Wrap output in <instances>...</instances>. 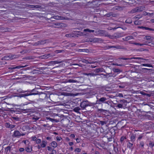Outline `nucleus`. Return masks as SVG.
<instances>
[{
    "mask_svg": "<svg viewBox=\"0 0 154 154\" xmlns=\"http://www.w3.org/2000/svg\"><path fill=\"white\" fill-rule=\"evenodd\" d=\"M25 133H20L18 130H15L12 134V137L14 138H19L21 136H23L26 134Z\"/></svg>",
    "mask_w": 154,
    "mask_h": 154,
    "instance_id": "obj_1",
    "label": "nucleus"
},
{
    "mask_svg": "<svg viewBox=\"0 0 154 154\" xmlns=\"http://www.w3.org/2000/svg\"><path fill=\"white\" fill-rule=\"evenodd\" d=\"M17 56L15 55H8L5 56L2 58V60H10L16 58Z\"/></svg>",
    "mask_w": 154,
    "mask_h": 154,
    "instance_id": "obj_2",
    "label": "nucleus"
},
{
    "mask_svg": "<svg viewBox=\"0 0 154 154\" xmlns=\"http://www.w3.org/2000/svg\"><path fill=\"white\" fill-rule=\"evenodd\" d=\"M5 126L7 128L10 129H12L14 128L15 126V125H11L9 123H6L5 124Z\"/></svg>",
    "mask_w": 154,
    "mask_h": 154,
    "instance_id": "obj_3",
    "label": "nucleus"
},
{
    "mask_svg": "<svg viewBox=\"0 0 154 154\" xmlns=\"http://www.w3.org/2000/svg\"><path fill=\"white\" fill-rule=\"evenodd\" d=\"M25 150L27 152H31L32 150V146L29 145H28L25 148Z\"/></svg>",
    "mask_w": 154,
    "mask_h": 154,
    "instance_id": "obj_4",
    "label": "nucleus"
},
{
    "mask_svg": "<svg viewBox=\"0 0 154 154\" xmlns=\"http://www.w3.org/2000/svg\"><path fill=\"white\" fill-rule=\"evenodd\" d=\"M107 100V99L105 97H103L101 98L100 99H98V100L97 101V102H98V103H99V102H101L102 103H103L104 102L105 103H107V102H105V101Z\"/></svg>",
    "mask_w": 154,
    "mask_h": 154,
    "instance_id": "obj_5",
    "label": "nucleus"
},
{
    "mask_svg": "<svg viewBox=\"0 0 154 154\" xmlns=\"http://www.w3.org/2000/svg\"><path fill=\"white\" fill-rule=\"evenodd\" d=\"M47 143V142L46 141L44 140H42V142L40 144L41 146L43 148H45L46 146Z\"/></svg>",
    "mask_w": 154,
    "mask_h": 154,
    "instance_id": "obj_6",
    "label": "nucleus"
},
{
    "mask_svg": "<svg viewBox=\"0 0 154 154\" xmlns=\"http://www.w3.org/2000/svg\"><path fill=\"white\" fill-rule=\"evenodd\" d=\"M104 32V31L101 30H98L95 32V35H98L100 34H103Z\"/></svg>",
    "mask_w": 154,
    "mask_h": 154,
    "instance_id": "obj_7",
    "label": "nucleus"
},
{
    "mask_svg": "<svg viewBox=\"0 0 154 154\" xmlns=\"http://www.w3.org/2000/svg\"><path fill=\"white\" fill-rule=\"evenodd\" d=\"M134 39L133 37L131 35H129L123 38V39L124 41H127L130 39Z\"/></svg>",
    "mask_w": 154,
    "mask_h": 154,
    "instance_id": "obj_8",
    "label": "nucleus"
},
{
    "mask_svg": "<svg viewBox=\"0 0 154 154\" xmlns=\"http://www.w3.org/2000/svg\"><path fill=\"white\" fill-rule=\"evenodd\" d=\"M121 59H122L123 60H131L132 59H138V60H140V59H143L142 58H141L140 57H133L130 58H121Z\"/></svg>",
    "mask_w": 154,
    "mask_h": 154,
    "instance_id": "obj_9",
    "label": "nucleus"
},
{
    "mask_svg": "<svg viewBox=\"0 0 154 154\" xmlns=\"http://www.w3.org/2000/svg\"><path fill=\"white\" fill-rule=\"evenodd\" d=\"M144 39L147 40H149L150 41H152L153 39V38L150 36L148 35L145 37L144 38Z\"/></svg>",
    "mask_w": 154,
    "mask_h": 154,
    "instance_id": "obj_10",
    "label": "nucleus"
},
{
    "mask_svg": "<svg viewBox=\"0 0 154 154\" xmlns=\"http://www.w3.org/2000/svg\"><path fill=\"white\" fill-rule=\"evenodd\" d=\"M137 11L138 12H140L143 11L144 8V7L141 6L139 7H137Z\"/></svg>",
    "mask_w": 154,
    "mask_h": 154,
    "instance_id": "obj_11",
    "label": "nucleus"
},
{
    "mask_svg": "<svg viewBox=\"0 0 154 154\" xmlns=\"http://www.w3.org/2000/svg\"><path fill=\"white\" fill-rule=\"evenodd\" d=\"M82 62L83 63H86V64H87V63H90V64L94 63H96V62H89L87 60H85V59L82 60Z\"/></svg>",
    "mask_w": 154,
    "mask_h": 154,
    "instance_id": "obj_12",
    "label": "nucleus"
},
{
    "mask_svg": "<svg viewBox=\"0 0 154 154\" xmlns=\"http://www.w3.org/2000/svg\"><path fill=\"white\" fill-rule=\"evenodd\" d=\"M51 144V146L54 148H56L57 146V144L56 141H53Z\"/></svg>",
    "mask_w": 154,
    "mask_h": 154,
    "instance_id": "obj_13",
    "label": "nucleus"
},
{
    "mask_svg": "<svg viewBox=\"0 0 154 154\" xmlns=\"http://www.w3.org/2000/svg\"><path fill=\"white\" fill-rule=\"evenodd\" d=\"M135 135L132 134L131 137V141L134 142L135 141Z\"/></svg>",
    "mask_w": 154,
    "mask_h": 154,
    "instance_id": "obj_14",
    "label": "nucleus"
},
{
    "mask_svg": "<svg viewBox=\"0 0 154 154\" xmlns=\"http://www.w3.org/2000/svg\"><path fill=\"white\" fill-rule=\"evenodd\" d=\"M83 31L85 32H94V30H91L88 29H84Z\"/></svg>",
    "mask_w": 154,
    "mask_h": 154,
    "instance_id": "obj_15",
    "label": "nucleus"
},
{
    "mask_svg": "<svg viewBox=\"0 0 154 154\" xmlns=\"http://www.w3.org/2000/svg\"><path fill=\"white\" fill-rule=\"evenodd\" d=\"M67 82L69 83H77L78 82L77 81L72 79H68Z\"/></svg>",
    "mask_w": 154,
    "mask_h": 154,
    "instance_id": "obj_16",
    "label": "nucleus"
},
{
    "mask_svg": "<svg viewBox=\"0 0 154 154\" xmlns=\"http://www.w3.org/2000/svg\"><path fill=\"white\" fill-rule=\"evenodd\" d=\"M80 106L82 108L84 109L87 106V105L85 104V102H83L81 103Z\"/></svg>",
    "mask_w": 154,
    "mask_h": 154,
    "instance_id": "obj_17",
    "label": "nucleus"
},
{
    "mask_svg": "<svg viewBox=\"0 0 154 154\" xmlns=\"http://www.w3.org/2000/svg\"><path fill=\"white\" fill-rule=\"evenodd\" d=\"M141 66L148 67H152V65L149 64H142L141 65Z\"/></svg>",
    "mask_w": 154,
    "mask_h": 154,
    "instance_id": "obj_18",
    "label": "nucleus"
},
{
    "mask_svg": "<svg viewBox=\"0 0 154 154\" xmlns=\"http://www.w3.org/2000/svg\"><path fill=\"white\" fill-rule=\"evenodd\" d=\"M137 7L133 9L130 12L131 13H134L136 12H138L137 11Z\"/></svg>",
    "mask_w": 154,
    "mask_h": 154,
    "instance_id": "obj_19",
    "label": "nucleus"
},
{
    "mask_svg": "<svg viewBox=\"0 0 154 154\" xmlns=\"http://www.w3.org/2000/svg\"><path fill=\"white\" fill-rule=\"evenodd\" d=\"M144 145V143L143 141H141L140 142V147L141 148H143Z\"/></svg>",
    "mask_w": 154,
    "mask_h": 154,
    "instance_id": "obj_20",
    "label": "nucleus"
},
{
    "mask_svg": "<svg viewBox=\"0 0 154 154\" xmlns=\"http://www.w3.org/2000/svg\"><path fill=\"white\" fill-rule=\"evenodd\" d=\"M27 66H28L27 65H26L25 66H15V68H16V69H19L21 68H23V67H26Z\"/></svg>",
    "mask_w": 154,
    "mask_h": 154,
    "instance_id": "obj_21",
    "label": "nucleus"
},
{
    "mask_svg": "<svg viewBox=\"0 0 154 154\" xmlns=\"http://www.w3.org/2000/svg\"><path fill=\"white\" fill-rule=\"evenodd\" d=\"M133 144L130 142H128L127 144V146L130 149H131L132 147Z\"/></svg>",
    "mask_w": 154,
    "mask_h": 154,
    "instance_id": "obj_22",
    "label": "nucleus"
},
{
    "mask_svg": "<svg viewBox=\"0 0 154 154\" xmlns=\"http://www.w3.org/2000/svg\"><path fill=\"white\" fill-rule=\"evenodd\" d=\"M81 149L79 148H76L74 150V152L75 153L79 152L81 151Z\"/></svg>",
    "mask_w": 154,
    "mask_h": 154,
    "instance_id": "obj_23",
    "label": "nucleus"
},
{
    "mask_svg": "<svg viewBox=\"0 0 154 154\" xmlns=\"http://www.w3.org/2000/svg\"><path fill=\"white\" fill-rule=\"evenodd\" d=\"M150 43V42H149V41H146L145 42V43H143V44H140L139 43V44L138 45H140V46H142L144 45H148V44Z\"/></svg>",
    "mask_w": 154,
    "mask_h": 154,
    "instance_id": "obj_24",
    "label": "nucleus"
},
{
    "mask_svg": "<svg viewBox=\"0 0 154 154\" xmlns=\"http://www.w3.org/2000/svg\"><path fill=\"white\" fill-rule=\"evenodd\" d=\"M54 19H57V20H59V19L62 20V17L61 16H55L54 17Z\"/></svg>",
    "mask_w": 154,
    "mask_h": 154,
    "instance_id": "obj_25",
    "label": "nucleus"
},
{
    "mask_svg": "<svg viewBox=\"0 0 154 154\" xmlns=\"http://www.w3.org/2000/svg\"><path fill=\"white\" fill-rule=\"evenodd\" d=\"M116 48V49H119L120 48V46H109V48Z\"/></svg>",
    "mask_w": 154,
    "mask_h": 154,
    "instance_id": "obj_26",
    "label": "nucleus"
},
{
    "mask_svg": "<svg viewBox=\"0 0 154 154\" xmlns=\"http://www.w3.org/2000/svg\"><path fill=\"white\" fill-rule=\"evenodd\" d=\"M11 149V147L10 146L7 147L5 149V151L7 152L8 151H10Z\"/></svg>",
    "mask_w": 154,
    "mask_h": 154,
    "instance_id": "obj_27",
    "label": "nucleus"
},
{
    "mask_svg": "<svg viewBox=\"0 0 154 154\" xmlns=\"http://www.w3.org/2000/svg\"><path fill=\"white\" fill-rule=\"evenodd\" d=\"M41 140L40 139H37L35 140V142L37 144H39L41 143Z\"/></svg>",
    "mask_w": 154,
    "mask_h": 154,
    "instance_id": "obj_28",
    "label": "nucleus"
},
{
    "mask_svg": "<svg viewBox=\"0 0 154 154\" xmlns=\"http://www.w3.org/2000/svg\"><path fill=\"white\" fill-rule=\"evenodd\" d=\"M46 119L47 120H49L50 121H51L52 122L55 121V120L54 119H52V118H50V117H47Z\"/></svg>",
    "mask_w": 154,
    "mask_h": 154,
    "instance_id": "obj_29",
    "label": "nucleus"
},
{
    "mask_svg": "<svg viewBox=\"0 0 154 154\" xmlns=\"http://www.w3.org/2000/svg\"><path fill=\"white\" fill-rule=\"evenodd\" d=\"M80 108L79 107H76L74 108V110L75 112H78L80 110Z\"/></svg>",
    "mask_w": 154,
    "mask_h": 154,
    "instance_id": "obj_30",
    "label": "nucleus"
},
{
    "mask_svg": "<svg viewBox=\"0 0 154 154\" xmlns=\"http://www.w3.org/2000/svg\"><path fill=\"white\" fill-rule=\"evenodd\" d=\"M117 107L119 108H122L123 107V105L121 104H119Z\"/></svg>",
    "mask_w": 154,
    "mask_h": 154,
    "instance_id": "obj_31",
    "label": "nucleus"
},
{
    "mask_svg": "<svg viewBox=\"0 0 154 154\" xmlns=\"http://www.w3.org/2000/svg\"><path fill=\"white\" fill-rule=\"evenodd\" d=\"M95 71L97 72H102V69L100 68H99L95 69Z\"/></svg>",
    "mask_w": 154,
    "mask_h": 154,
    "instance_id": "obj_32",
    "label": "nucleus"
},
{
    "mask_svg": "<svg viewBox=\"0 0 154 154\" xmlns=\"http://www.w3.org/2000/svg\"><path fill=\"white\" fill-rule=\"evenodd\" d=\"M145 30H151V31H154V29H152V28H149L147 27H145Z\"/></svg>",
    "mask_w": 154,
    "mask_h": 154,
    "instance_id": "obj_33",
    "label": "nucleus"
},
{
    "mask_svg": "<svg viewBox=\"0 0 154 154\" xmlns=\"http://www.w3.org/2000/svg\"><path fill=\"white\" fill-rule=\"evenodd\" d=\"M146 15L150 16L151 17H152L153 14H154L153 13H149L146 12Z\"/></svg>",
    "mask_w": 154,
    "mask_h": 154,
    "instance_id": "obj_34",
    "label": "nucleus"
},
{
    "mask_svg": "<svg viewBox=\"0 0 154 154\" xmlns=\"http://www.w3.org/2000/svg\"><path fill=\"white\" fill-rule=\"evenodd\" d=\"M29 7H30V8H38V6H37V5L34 6V5H29Z\"/></svg>",
    "mask_w": 154,
    "mask_h": 154,
    "instance_id": "obj_35",
    "label": "nucleus"
},
{
    "mask_svg": "<svg viewBox=\"0 0 154 154\" xmlns=\"http://www.w3.org/2000/svg\"><path fill=\"white\" fill-rule=\"evenodd\" d=\"M31 138L32 139V140L33 141H35L37 139L35 136L32 137Z\"/></svg>",
    "mask_w": 154,
    "mask_h": 154,
    "instance_id": "obj_36",
    "label": "nucleus"
},
{
    "mask_svg": "<svg viewBox=\"0 0 154 154\" xmlns=\"http://www.w3.org/2000/svg\"><path fill=\"white\" fill-rule=\"evenodd\" d=\"M97 75V74H95L93 73H89V76H94Z\"/></svg>",
    "mask_w": 154,
    "mask_h": 154,
    "instance_id": "obj_37",
    "label": "nucleus"
},
{
    "mask_svg": "<svg viewBox=\"0 0 154 154\" xmlns=\"http://www.w3.org/2000/svg\"><path fill=\"white\" fill-rule=\"evenodd\" d=\"M54 64H59L61 63L62 62L61 61H55L53 62Z\"/></svg>",
    "mask_w": 154,
    "mask_h": 154,
    "instance_id": "obj_38",
    "label": "nucleus"
},
{
    "mask_svg": "<svg viewBox=\"0 0 154 154\" xmlns=\"http://www.w3.org/2000/svg\"><path fill=\"white\" fill-rule=\"evenodd\" d=\"M126 22L128 23H131V19H127L126 20Z\"/></svg>",
    "mask_w": 154,
    "mask_h": 154,
    "instance_id": "obj_39",
    "label": "nucleus"
},
{
    "mask_svg": "<svg viewBox=\"0 0 154 154\" xmlns=\"http://www.w3.org/2000/svg\"><path fill=\"white\" fill-rule=\"evenodd\" d=\"M63 51V50H56L55 51V53H59Z\"/></svg>",
    "mask_w": 154,
    "mask_h": 154,
    "instance_id": "obj_40",
    "label": "nucleus"
},
{
    "mask_svg": "<svg viewBox=\"0 0 154 154\" xmlns=\"http://www.w3.org/2000/svg\"><path fill=\"white\" fill-rule=\"evenodd\" d=\"M56 139L57 141H59L62 139V138L60 137H56Z\"/></svg>",
    "mask_w": 154,
    "mask_h": 154,
    "instance_id": "obj_41",
    "label": "nucleus"
},
{
    "mask_svg": "<svg viewBox=\"0 0 154 154\" xmlns=\"http://www.w3.org/2000/svg\"><path fill=\"white\" fill-rule=\"evenodd\" d=\"M149 145L152 147L154 146V143L150 142L149 143Z\"/></svg>",
    "mask_w": 154,
    "mask_h": 154,
    "instance_id": "obj_42",
    "label": "nucleus"
},
{
    "mask_svg": "<svg viewBox=\"0 0 154 154\" xmlns=\"http://www.w3.org/2000/svg\"><path fill=\"white\" fill-rule=\"evenodd\" d=\"M32 119L35 121H37L39 119V118L38 117H34L32 118Z\"/></svg>",
    "mask_w": 154,
    "mask_h": 154,
    "instance_id": "obj_43",
    "label": "nucleus"
},
{
    "mask_svg": "<svg viewBox=\"0 0 154 154\" xmlns=\"http://www.w3.org/2000/svg\"><path fill=\"white\" fill-rule=\"evenodd\" d=\"M15 66H11V67H9V69H15Z\"/></svg>",
    "mask_w": 154,
    "mask_h": 154,
    "instance_id": "obj_44",
    "label": "nucleus"
},
{
    "mask_svg": "<svg viewBox=\"0 0 154 154\" xmlns=\"http://www.w3.org/2000/svg\"><path fill=\"white\" fill-rule=\"evenodd\" d=\"M57 152L55 150H53L52 151V153L51 154H55Z\"/></svg>",
    "mask_w": 154,
    "mask_h": 154,
    "instance_id": "obj_45",
    "label": "nucleus"
},
{
    "mask_svg": "<svg viewBox=\"0 0 154 154\" xmlns=\"http://www.w3.org/2000/svg\"><path fill=\"white\" fill-rule=\"evenodd\" d=\"M24 148H20L19 149V151L20 152H23L24 151Z\"/></svg>",
    "mask_w": 154,
    "mask_h": 154,
    "instance_id": "obj_46",
    "label": "nucleus"
},
{
    "mask_svg": "<svg viewBox=\"0 0 154 154\" xmlns=\"http://www.w3.org/2000/svg\"><path fill=\"white\" fill-rule=\"evenodd\" d=\"M24 97H25L26 96H30L29 93H26L24 94Z\"/></svg>",
    "mask_w": 154,
    "mask_h": 154,
    "instance_id": "obj_47",
    "label": "nucleus"
},
{
    "mask_svg": "<svg viewBox=\"0 0 154 154\" xmlns=\"http://www.w3.org/2000/svg\"><path fill=\"white\" fill-rule=\"evenodd\" d=\"M38 94L37 93H29V95H35Z\"/></svg>",
    "mask_w": 154,
    "mask_h": 154,
    "instance_id": "obj_48",
    "label": "nucleus"
},
{
    "mask_svg": "<svg viewBox=\"0 0 154 154\" xmlns=\"http://www.w3.org/2000/svg\"><path fill=\"white\" fill-rule=\"evenodd\" d=\"M150 43H151V44L150 45H149L151 47H154V42H152L151 43V42H150Z\"/></svg>",
    "mask_w": 154,
    "mask_h": 154,
    "instance_id": "obj_49",
    "label": "nucleus"
},
{
    "mask_svg": "<svg viewBox=\"0 0 154 154\" xmlns=\"http://www.w3.org/2000/svg\"><path fill=\"white\" fill-rule=\"evenodd\" d=\"M65 36L67 37H70L71 36V35L70 34H67L65 35Z\"/></svg>",
    "mask_w": 154,
    "mask_h": 154,
    "instance_id": "obj_50",
    "label": "nucleus"
},
{
    "mask_svg": "<svg viewBox=\"0 0 154 154\" xmlns=\"http://www.w3.org/2000/svg\"><path fill=\"white\" fill-rule=\"evenodd\" d=\"M51 139V137H46V139L47 140H50Z\"/></svg>",
    "mask_w": 154,
    "mask_h": 154,
    "instance_id": "obj_51",
    "label": "nucleus"
},
{
    "mask_svg": "<svg viewBox=\"0 0 154 154\" xmlns=\"http://www.w3.org/2000/svg\"><path fill=\"white\" fill-rule=\"evenodd\" d=\"M37 147L38 149H40L42 148V147H41L40 144L38 145L37 146Z\"/></svg>",
    "mask_w": 154,
    "mask_h": 154,
    "instance_id": "obj_52",
    "label": "nucleus"
},
{
    "mask_svg": "<svg viewBox=\"0 0 154 154\" xmlns=\"http://www.w3.org/2000/svg\"><path fill=\"white\" fill-rule=\"evenodd\" d=\"M69 144L70 146H71L73 144V143L72 142H69Z\"/></svg>",
    "mask_w": 154,
    "mask_h": 154,
    "instance_id": "obj_53",
    "label": "nucleus"
},
{
    "mask_svg": "<svg viewBox=\"0 0 154 154\" xmlns=\"http://www.w3.org/2000/svg\"><path fill=\"white\" fill-rule=\"evenodd\" d=\"M47 149H48V151H51V148L50 146H48L47 147Z\"/></svg>",
    "mask_w": 154,
    "mask_h": 154,
    "instance_id": "obj_54",
    "label": "nucleus"
},
{
    "mask_svg": "<svg viewBox=\"0 0 154 154\" xmlns=\"http://www.w3.org/2000/svg\"><path fill=\"white\" fill-rule=\"evenodd\" d=\"M140 94H141L144 95H146V94L145 93L143 92H141Z\"/></svg>",
    "mask_w": 154,
    "mask_h": 154,
    "instance_id": "obj_55",
    "label": "nucleus"
},
{
    "mask_svg": "<svg viewBox=\"0 0 154 154\" xmlns=\"http://www.w3.org/2000/svg\"><path fill=\"white\" fill-rule=\"evenodd\" d=\"M139 16L137 15L136 16H135L134 17L136 19H139L141 17L140 16V17H139Z\"/></svg>",
    "mask_w": 154,
    "mask_h": 154,
    "instance_id": "obj_56",
    "label": "nucleus"
},
{
    "mask_svg": "<svg viewBox=\"0 0 154 154\" xmlns=\"http://www.w3.org/2000/svg\"><path fill=\"white\" fill-rule=\"evenodd\" d=\"M26 141L28 142V141L27 140H23V141L22 142L24 143L25 145H26Z\"/></svg>",
    "mask_w": 154,
    "mask_h": 154,
    "instance_id": "obj_57",
    "label": "nucleus"
},
{
    "mask_svg": "<svg viewBox=\"0 0 154 154\" xmlns=\"http://www.w3.org/2000/svg\"><path fill=\"white\" fill-rule=\"evenodd\" d=\"M142 136L141 135H140L138 137V140H140L142 139Z\"/></svg>",
    "mask_w": 154,
    "mask_h": 154,
    "instance_id": "obj_58",
    "label": "nucleus"
},
{
    "mask_svg": "<svg viewBox=\"0 0 154 154\" xmlns=\"http://www.w3.org/2000/svg\"><path fill=\"white\" fill-rule=\"evenodd\" d=\"M54 25L56 26H59L60 25V23H55Z\"/></svg>",
    "mask_w": 154,
    "mask_h": 154,
    "instance_id": "obj_59",
    "label": "nucleus"
},
{
    "mask_svg": "<svg viewBox=\"0 0 154 154\" xmlns=\"http://www.w3.org/2000/svg\"><path fill=\"white\" fill-rule=\"evenodd\" d=\"M19 97H24V94L20 95Z\"/></svg>",
    "mask_w": 154,
    "mask_h": 154,
    "instance_id": "obj_60",
    "label": "nucleus"
},
{
    "mask_svg": "<svg viewBox=\"0 0 154 154\" xmlns=\"http://www.w3.org/2000/svg\"><path fill=\"white\" fill-rule=\"evenodd\" d=\"M76 140L77 143H79L80 142V140L79 138H76Z\"/></svg>",
    "mask_w": 154,
    "mask_h": 154,
    "instance_id": "obj_61",
    "label": "nucleus"
},
{
    "mask_svg": "<svg viewBox=\"0 0 154 154\" xmlns=\"http://www.w3.org/2000/svg\"><path fill=\"white\" fill-rule=\"evenodd\" d=\"M142 69L143 70H144V69H146V70H150L151 69H147V68H143Z\"/></svg>",
    "mask_w": 154,
    "mask_h": 154,
    "instance_id": "obj_62",
    "label": "nucleus"
},
{
    "mask_svg": "<svg viewBox=\"0 0 154 154\" xmlns=\"http://www.w3.org/2000/svg\"><path fill=\"white\" fill-rule=\"evenodd\" d=\"M133 44L135 45H138L139 44V43H134Z\"/></svg>",
    "mask_w": 154,
    "mask_h": 154,
    "instance_id": "obj_63",
    "label": "nucleus"
},
{
    "mask_svg": "<svg viewBox=\"0 0 154 154\" xmlns=\"http://www.w3.org/2000/svg\"><path fill=\"white\" fill-rule=\"evenodd\" d=\"M84 74L86 75H87V76L89 75V73H85Z\"/></svg>",
    "mask_w": 154,
    "mask_h": 154,
    "instance_id": "obj_64",
    "label": "nucleus"
}]
</instances>
